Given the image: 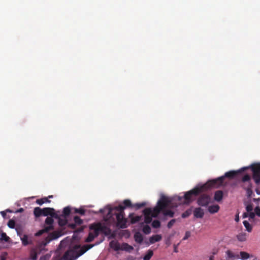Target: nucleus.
<instances>
[{
	"label": "nucleus",
	"instance_id": "f257e3e1",
	"mask_svg": "<svg viewBox=\"0 0 260 260\" xmlns=\"http://www.w3.org/2000/svg\"><path fill=\"white\" fill-rule=\"evenodd\" d=\"M222 179V177L209 180L200 187H195L189 191L185 192L183 197H179V200H180L181 198H183L184 199V203L189 204L195 200L196 198L201 192L211 188V186L214 185L217 182H221Z\"/></svg>",
	"mask_w": 260,
	"mask_h": 260
},
{
	"label": "nucleus",
	"instance_id": "f03ea898",
	"mask_svg": "<svg viewBox=\"0 0 260 260\" xmlns=\"http://www.w3.org/2000/svg\"><path fill=\"white\" fill-rule=\"evenodd\" d=\"M94 245L95 244L85 245L81 248L80 245H75L64 253L62 258L63 260H75Z\"/></svg>",
	"mask_w": 260,
	"mask_h": 260
},
{
	"label": "nucleus",
	"instance_id": "7ed1b4c3",
	"mask_svg": "<svg viewBox=\"0 0 260 260\" xmlns=\"http://www.w3.org/2000/svg\"><path fill=\"white\" fill-rule=\"evenodd\" d=\"M124 207L122 205H119L115 207L114 208H108L105 209H101L100 210L101 213H104L105 210H108L107 216L110 217L113 211L115 210L117 213H115L116 219H117V226L121 229H125L127 228V220L124 217Z\"/></svg>",
	"mask_w": 260,
	"mask_h": 260
},
{
	"label": "nucleus",
	"instance_id": "20e7f679",
	"mask_svg": "<svg viewBox=\"0 0 260 260\" xmlns=\"http://www.w3.org/2000/svg\"><path fill=\"white\" fill-rule=\"evenodd\" d=\"M247 169V168H243L241 169V170H238V171H230L228 172H226L223 176L220 177L219 178H222V180L221 182H217L213 186H211V187H217L218 186L221 185L223 183L224 179L225 177L229 178H233L234 177H235L237 174L239 173L242 172V171L245 170Z\"/></svg>",
	"mask_w": 260,
	"mask_h": 260
},
{
	"label": "nucleus",
	"instance_id": "39448f33",
	"mask_svg": "<svg viewBox=\"0 0 260 260\" xmlns=\"http://www.w3.org/2000/svg\"><path fill=\"white\" fill-rule=\"evenodd\" d=\"M211 198L207 194L204 193L201 194L197 200V204L202 207H207L211 203Z\"/></svg>",
	"mask_w": 260,
	"mask_h": 260
},
{
	"label": "nucleus",
	"instance_id": "423d86ee",
	"mask_svg": "<svg viewBox=\"0 0 260 260\" xmlns=\"http://www.w3.org/2000/svg\"><path fill=\"white\" fill-rule=\"evenodd\" d=\"M171 200L165 196H161L159 201L157 203V207L159 208L161 211L165 210V209L169 206L171 204Z\"/></svg>",
	"mask_w": 260,
	"mask_h": 260
},
{
	"label": "nucleus",
	"instance_id": "0eeeda50",
	"mask_svg": "<svg viewBox=\"0 0 260 260\" xmlns=\"http://www.w3.org/2000/svg\"><path fill=\"white\" fill-rule=\"evenodd\" d=\"M242 184L241 186L245 190L249 188H252V183L251 182V177L248 174L245 175L241 180Z\"/></svg>",
	"mask_w": 260,
	"mask_h": 260
},
{
	"label": "nucleus",
	"instance_id": "6e6552de",
	"mask_svg": "<svg viewBox=\"0 0 260 260\" xmlns=\"http://www.w3.org/2000/svg\"><path fill=\"white\" fill-rule=\"evenodd\" d=\"M16 230L18 235L20 236L22 243L24 246H27L28 244H32V240L31 238H29L27 235H22L20 230L18 229V228H16Z\"/></svg>",
	"mask_w": 260,
	"mask_h": 260
},
{
	"label": "nucleus",
	"instance_id": "1a4fd4ad",
	"mask_svg": "<svg viewBox=\"0 0 260 260\" xmlns=\"http://www.w3.org/2000/svg\"><path fill=\"white\" fill-rule=\"evenodd\" d=\"M43 216H50L52 217L58 218V214L55 212V210L53 208L46 207L43 209Z\"/></svg>",
	"mask_w": 260,
	"mask_h": 260
},
{
	"label": "nucleus",
	"instance_id": "9d476101",
	"mask_svg": "<svg viewBox=\"0 0 260 260\" xmlns=\"http://www.w3.org/2000/svg\"><path fill=\"white\" fill-rule=\"evenodd\" d=\"M152 210L151 208H145L143 210V213L145 216L144 221L146 223H150L152 221V217L151 214Z\"/></svg>",
	"mask_w": 260,
	"mask_h": 260
},
{
	"label": "nucleus",
	"instance_id": "9b49d317",
	"mask_svg": "<svg viewBox=\"0 0 260 260\" xmlns=\"http://www.w3.org/2000/svg\"><path fill=\"white\" fill-rule=\"evenodd\" d=\"M142 218V216L136 215L134 213H130L128 215V218L130 219L131 224H135L140 221Z\"/></svg>",
	"mask_w": 260,
	"mask_h": 260
},
{
	"label": "nucleus",
	"instance_id": "f8f14e48",
	"mask_svg": "<svg viewBox=\"0 0 260 260\" xmlns=\"http://www.w3.org/2000/svg\"><path fill=\"white\" fill-rule=\"evenodd\" d=\"M90 230H93V235L95 237H97L101 230H100V223H94L90 226Z\"/></svg>",
	"mask_w": 260,
	"mask_h": 260
},
{
	"label": "nucleus",
	"instance_id": "ddd939ff",
	"mask_svg": "<svg viewBox=\"0 0 260 260\" xmlns=\"http://www.w3.org/2000/svg\"><path fill=\"white\" fill-rule=\"evenodd\" d=\"M193 215L196 218H203L204 215V210L201 207L196 208L193 210Z\"/></svg>",
	"mask_w": 260,
	"mask_h": 260
},
{
	"label": "nucleus",
	"instance_id": "4468645a",
	"mask_svg": "<svg viewBox=\"0 0 260 260\" xmlns=\"http://www.w3.org/2000/svg\"><path fill=\"white\" fill-rule=\"evenodd\" d=\"M61 236L60 233L58 231H54L52 233L49 234L46 238V240L48 242L55 240L59 238Z\"/></svg>",
	"mask_w": 260,
	"mask_h": 260
},
{
	"label": "nucleus",
	"instance_id": "2eb2a0df",
	"mask_svg": "<svg viewBox=\"0 0 260 260\" xmlns=\"http://www.w3.org/2000/svg\"><path fill=\"white\" fill-rule=\"evenodd\" d=\"M100 230L106 236H109L111 234V230L109 228L102 225L101 223H100Z\"/></svg>",
	"mask_w": 260,
	"mask_h": 260
},
{
	"label": "nucleus",
	"instance_id": "dca6fc26",
	"mask_svg": "<svg viewBox=\"0 0 260 260\" xmlns=\"http://www.w3.org/2000/svg\"><path fill=\"white\" fill-rule=\"evenodd\" d=\"M219 209L220 207L218 205H211L208 207V211L211 214H214L218 212Z\"/></svg>",
	"mask_w": 260,
	"mask_h": 260
},
{
	"label": "nucleus",
	"instance_id": "f3484780",
	"mask_svg": "<svg viewBox=\"0 0 260 260\" xmlns=\"http://www.w3.org/2000/svg\"><path fill=\"white\" fill-rule=\"evenodd\" d=\"M223 193L221 190H217L215 192L214 199L217 202H220L222 200Z\"/></svg>",
	"mask_w": 260,
	"mask_h": 260
},
{
	"label": "nucleus",
	"instance_id": "a211bd4d",
	"mask_svg": "<svg viewBox=\"0 0 260 260\" xmlns=\"http://www.w3.org/2000/svg\"><path fill=\"white\" fill-rule=\"evenodd\" d=\"M134 239L135 240V241L139 243V244H141L142 243L143 241V235L139 232H136L135 234H134Z\"/></svg>",
	"mask_w": 260,
	"mask_h": 260
},
{
	"label": "nucleus",
	"instance_id": "6ab92c4d",
	"mask_svg": "<svg viewBox=\"0 0 260 260\" xmlns=\"http://www.w3.org/2000/svg\"><path fill=\"white\" fill-rule=\"evenodd\" d=\"M134 249V248L132 246L129 245L128 244L126 243H123L121 245V250H124L127 252H131Z\"/></svg>",
	"mask_w": 260,
	"mask_h": 260
},
{
	"label": "nucleus",
	"instance_id": "aec40b11",
	"mask_svg": "<svg viewBox=\"0 0 260 260\" xmlns=\"http://www.w3.org/2000/svg\"><path fill=\"white\" fill-rule=\"evenodd\" d=\"M53 217H47L45 221V223L46 225L45 226H51V230L54 229V227L53 225V223L54 222V220L53 219Z\"/></svg>",
	"mask_w": 260,
	"mask_h": 260
},
{
	"label": "nucleus",
	"instance_id": "412c9836",
	"mask_svg": "<svg viewBox=\"0 0 260 260\" xmlns=\"http://www.w3.org/2000/svg\"><path fill=\"white\" fill-rule=\"evenodd\" d=\"M110 246L115 251H117L121 249V246L120 244L117 242L114 241H112L110 242Z\"/></svg>",
	"mask_w": 260,
	"mask_h": 260
},
{
	"label": "nucleus",
	"instance_id": "4be33fe9",
	"mask_svg": "<svg viewBox=\"0 0 260 260\" xmlns=\"http://www.w3.org/2000/svg\"><path fill=\"white\" fill-rule=\"evenodd\" d=\"M161 236L160 235H153L149 238L150 243L153 244L156 242H158L161 240Z\"/></svg>",
	"mask_w": 260,
	"mask_h": 260
},
{
	"label": "nucleus",
	"instance_id": "5701e85b",
	"mask_svg": "<svg viewBox=\"0 0 260 260\" xmlns=\"http://www.w3.org/2000/svg\"><path fill=\"white\" fill-rule=\"evenodd\" d=\"M251 169L253 173L260 174V163H256L251 166Z\"/></svg>",
	"mask_w": 260,
	"mask_h": 260
},
{
	"label": "nucleus",
	"instance_id": "b1692460",
	"mask_svg": "<svg viewBox=\"0 0 260 260\" xmlns=\"http://www.w3.org/2000/svg\"><path fill=\"white\" fill-rule=\"evenodd\" d=\"M51 231V226H44V229L40 230L38 232L35 234L36 236H40L42 235L44 233H47L49 231Z\"/></svg>",
	"mask_w": 260,
	"mask_h": 260
},
{
	"label": "nucleus",
	"instance_id": "393cba45",
	"mask_svg": "<svg viewBox=\"0 0 260 260\" xmlns=\"http://www.w3.org/2000/svg\"><path fill=\"white\" fill-rule=\"evenodd\" d=\"M61 216L58 215V218H55L56 219H58V224L60 226H64L67 223V220L66 219V217H64V216L61 217Z\"/></svg>",
	"mask_w": 260,
	"mask_h": 260
},
{
	"label": "nucleus",
	"instance_id": "a878e982",
	"mask_svg": "<svg viewBox=\"0 0 260 260\" xmlns=\"http://www.w3.org/2000/svg\"><path fill=\"white\" fill-rule=\"evenodd\" d=\"M43 209L40 207H36L34 210V214L36 217H39L41 216H43Z\"/></svg>",
	"mask_w": 260,
	"mask_h": 260
},
{
	"label": "nucleus",
	"instance_id": "bb28decb",
	"mask_svg": "<svg viewBox=\"0 0 260 260\" xmlns=\"http://www.w3.org/2000/svg\"><path fill=\"white\" fill-rule=\"evenodd\" d=\"M161 211H162L159 208H158L157 206H156L153 209V210H152L151 215L153 217H157Z\"/></svg>",
	"mask_w": 260,
	"mask_h": 260
},
{
	"label": "nucleus",
	"instance_id": "cd10ccee",
	"mask_svg": "<svg viewBox=\"0 0 260 260\" xmlns=\"http://www.w3.org/2000/svg\"><path fill=\"white\" fill-rule=\"evenodd\" d=\"M237 239L240 242H244L246 240L247 235L246 233H242L237 235Z\"/></svg>",
	"mask_w": 260,
	"mask_h": 260
},
{
	"label": "nucleus",
	"instance_id": "c85d7f7f",
	"mask_svg": "<svg viewBox=\"0 0 260 260\" xmlns=\"http://www.w3.org/2000/svg\"><path fill=\"white\" fill-rule=\"evenodd\" d=\"M163 214L165 216H169L170 217H173L174 216V212L171 210H164L162 211Z\"/></svg>",
	"mask_w": 260,
	"mask_h": 260
},
{
	"label": "nucleus",
	"instance_id": "c756f323",
	"mask_svg": "<svg viewBox=\"0 0 260 260\" xmlns=\"http://www.w3.org/2000/svg\"><path fill=\"white\" fill-rule=\"evenodd\" d=\"M153 255V251L151 249H149L148 250L146 254L143 257V259L144 260H150Z\"/></svg>",
	"mask_w": 260,
	"mask_h": 260
},
{
	"label": "nucleus",
	"instance_id": "7c9ffc66",
	"mask_svg": "<svg viewBox=\"0 0 260 260\" xmlns=\"http://www.w3.org/2000/svg\"><path fill=\"white\" fill-rule=\"evenodd\" d=\"M71 213V209L69 207H65L62 211V215H61V216H64V217H67Z\"/></svg>",
	"mask_w": 260,
	"mask_h": 260
},
{
	"label": "nucleus",
	"instance_id": "2f4dec72",
	"mask_svg": "<svg viewBox=\"0 0 260 260\" xmlns=\"http://www.w3.org/2000/svg\"><path fill=\"white\" fill-rule=\"evenodd\" d=\"M243 223L245 226V228H246L247 231H248V232H251L252 231V225L249 223L248 221H246V220H244L243 222Z\"/></svg>",
	"mask_w": 260,
	"mask_h": 260
},
{
	"label": "nucleus",
	"instance_id": "473e14b6",
	"mask_svg": "<svg viewBox=\"0 0 260 260\" xmlns=\"http://www.w3.org/2000/svg\"><path fill=\"white\" fill-rule=\"evenodd\" d=\"M50 201L47 198H44L38 199L36 201V203L40 205H42V204H43L45 203H50Z\"/></svg>",
	"mask_w": 260,
	"mask_h": 260
},
{
	"label": "nucleus",
	"instance_id": "72a5a7b5",
	"mask_svg": "<svg viewBox=\"0 0 260 260\" xmlns=\"http://www.w3.org/2000/svg\"><path fill=\"white\" fill-rule=\"evenodd\" d=\"M226 253L228 255V257L230 258H239V255L237 254L235 255L233 252H232L231 250H228L226 252Z\"/></svg>",
	"mask_w": 260,
	"mask_h": 260
},
{
	"label": "nucleus",
	"instance_id": "f704fd0d",
	"mask_svg": "<svg viewBox=\"0 0 260 260\" xmlns=\"http://www.w3.org/2000/svg\"><path fill=\"white\" fill-rule=\"evenodd\" d=\"M10 238L7 235L6 233L3 232L0 235V241L8 242Z\"/></svg>",
	"mask_w": 260,
	"mask_h": 260
},
{
	"label": "nucleus",
	"instance_id": "c9c22d12",
	"mask_svg": "<svg viewBox=\"0 0 260 260\" xmlns=\"http://www.w3.org/2000/svg\"><path fill=\"white\" fill-rule=\"evenodd\" d=\"M30 258L32 260H36L37 259V252L35 249H32L30 252Z\"/></svg>",
	"mask_w": 260,
	"mask_h": 260
},
{
	"label": "nucleus",
	"instance_id": "e433bc0d",
	"mask_svg": "<svg viewBox=\"0 0 260 260\" xmlns=\"http://www.w3.org/2000/svg\"><path fill=\"white\" fill-rule=\"evenodd\" d=\"M240 258L242 260H245L250 257L249 254L245 251H241L240 252Z\"/></svg>",
	"mask_w": 260,
	"mask_h": 260
},
{
	"label": "nucleus",
	"instance_id": "4c0bfd02",
	"mask_svg": "<svg viewBox=\"0 0 260 260\" xmlns=\"http://www.w3.org/2000/svg\"><path fill=\"white\" fill-rule=\"evenodd\" d=\"M95 238L93 233L92 232H89L88 237L85 239V242L87 243L91 242Z\"/></svg>",
	"mask_w": 260,
	"mask_h": 260
},
{
	"label": "nucleus",
	"instance_id": "58836bf2",
	"mask_svg": "<svg viewBox=\"0 0 260 260\" xmlns=\"http://www.w3.org/2000/svg\"><path fill=\"white\" fill-rule=\"evenodd\" d=\"M253 179L255 182L258 184L260 183V174L253 173Z\"/></svg>",
	"mask_w": 260,
	"mask_h": 260
},
{
	"label": "nucleus",
	"instance_id": "ea45409f",
	"mask_svg": "<svg viewBox=\"0 0 260 260\" xmlns=\"http://www.w3.org/2000/svg\"><path fill=\"white\" fill-rule=\"evenodd\" d=\"M123 203L124 204V206L123 207H124V208L126 207H133V204H132L131 201L129 200H124Z\"/></svg>",
	"mask_w": 260,
	"mask_h": 260
},
{
	"label": "nucleus",
	"instance_id": "a19ab883",
	"mask_svg": "<svg viewBox=\"0 0 260 260\" xmlns=\"http://www.w3.org/2000/svg\"><path fill=\"white\" fill-rule=\"evenodd\" d=\"M146 205V203L145 202H142L141 203H136L135 204L133 205V207L135 208L136 209H140L142 207H143Z\"/></svg>",
	"mask_w": 260,
	"mask_h": 260
},
{
	"label": "nucleus",
	"instance_id": "79ce46f5",
	"mask_svg": "<svg viewBox=\"0 0 260 260\" xmlns=\"http://www.w3.org/2000/svg\"><path fill=\"white\" fill-rule=\"evenodd\" d=\"M74 220L76 224L81 225L83 223V220L78 216H75L74 217Z\"/></svg>",
	"mask_w": 260,
	"mask_h": 260
},
{
	"label": "nucleus",
	"instance_id": "37998d69",
	"mask_svg": "<svg viewBox=\"0 0 260 260\" xmlns=\"http://www.w3.org/2000/svg\"><path fill=\"white\" fill-rule=\"evenodd\" d=\"M152 226L154 228H159L160 226V222L158 220H154L152 223Z\"/></svg>",
	"mask_w": 260,
	"mask_h": 260
},
{
	"label": "nucleus",
	"instance_id": "c03bdc74",
	"mask_svg": "<svg viewBox=\"0 0 260 260\" xmlns=\"http://www.w3.org/2000/svg\"><path fill=\"white\" fill-rule=\"evenodd\" d=\"M143 232L145 234H150V232H151V228H150V227L149 225H145L143 227Z\"/></svg>",
	"mask_w": 260,
	"mask_h": 260
},
{
	"label": "nucleus",
	"instance_id": "a18cd8bd",
	"mask_svg": "<svg viewBox=\"0 0 260 260\" xmlns=\"http://www.w3.org/2000/svg\"><path fill=\"white\" fill-rule=\"evenodd\" d=\"M75 213H78L80 215H83L85 214V210L83 208H79V209L75 208Z\"/></svg>",
	"mask_w": 260,
	"mask_h": 260
},
{
	"label": "nucleus",
	"instance_id": "49530a36",
	"mask_svg": "<svg viewBox=\"0 0 260 260\" xmlns=\"http://www.w3.org/2000/svg\"><path fill=\"white\" fill-rule=\"evenodd\" d=\"M8 226L11 229H14L15 226V222L13 220H10L8 222Z\"/></svg>",
	"mask_w": 260,
	"mask_h": 260
},
{
	"label": "nucleus",
	"instance_id": "de8ad7c7",
	"mask_svg": "<svg viewBox=\"0 0 260 260\" xmlns=\"http://www.w3.org/2000/svg\"><path fill=\"white\" fill-rule=\"evenodd\" d=\"M191 210L190 209L187 210L182 214V217L183 218H186V217L189 216L191 214Z\"/></svg>",
	"mask_w": 260,
	"mask_h": 260
},
{
	"label": "nucleus",
	"instance_id": "09e8293b",
	"mask_svg": "<svg viewBox=\"0 0 260 260\" xmlns=\"http://www.w3.org/2000/svg\"><path fill=\"white\" fill-rule=\"evenodd\" d=\"M176 222V219H173L172 220H171L167 224V227L169 228V229H170L171 228L173 225L174 224L175 222Z\"/></svg>",
	"mask_w": 260,
	"mask_h": 260
},
{
	"label": "nucleus",
	"instance_id": "8fccbe9b",
	"mask_svg": "<svg viewBox=\"0 0 260 260\" xmlns=\"http://www.w3.org/2000/svg\"><path fill=\"white\" fill-rule=\"evenodd\" d=\"M254 213L257 216L260 217V207L257 206L254 209Z\"/></svg>",
	"mask_w": 260,
	"mask_h": 260
},
{
	"label": "nucleus",
	"instance_id": "3c124183",
	"mask_svg": "<svg viewBox=\"0 0 260 260\" xmlns=\"http://www.w3.org/2000/svg\"><path fill=\"white\" fill-rule=\"evenodd\" d=\"M246 211H247V212H252V211L253 210L252 205L250 204L247 205V206L246 207Z\"/></svg>",
	"mask_w": 260,
	"mask_h": 260
},
{
	"label": "nucleus",
	"instance_id": "603ef678",
	"mask_svg": "<svg viewBox=\"0 0 260 260\" xmlns=\"http://www.w3.org/2000/svg\"><path fill=\"white\" fill-rule=\"evenodd\" d=\"M246 190L247 196H248V197H250L253 193L252 188H249L248 189H246Z\"/></svg>",
	"mask_w": 260,
	"mask_h": 260
},
{
	"label": "nucleus",
	"instance_id": "864d4df0",
	"mask_svg": "<svg viewBox=\"0 0 260 260\" xmlns=\"http://www.w3.org/2000/svg\"><path fill=\"white\" fill-rule=\"evenodd\" d=\"M190 236V233L189 231H186L184 237L183 238V240H187Z\"/></svg>",
	"mask_w": 260,
	"mask_h": 260
},
{
	"label": "nucleus",
	"instance_id": "5fc2aeb1",
	"mask_svg": "<svg viewBox=\"0 0 260 260\" xmlns=\"http://www.w3.org/2000/svg\"><path fill=\"white\" fill-rule=\"evenodd\" d=\"M50 257V256L48 254L44 255L43 256H42L39 260H48Z\"/></svg>",
	"mask_w": 260,
	"mask_h": 260
},
{
	"label": "nucleus",
	"instance_id": "6e6d98bb",
	"mask_svg": "<svg viewBox=\"0 0 260 260\" xmlns=\"http://www.w3.org/2000/svg\"><path fill=\"white\" fill-rule=\"evenodd\" d=\"M248 213H249L248 216H249V218L251 219H254L255 217V216L254 212H248Z\"/></svg>",
	"mask_w": 260,
	"mask_h": 260
},
{
	"label": "nucleus",
	"instance_id": "4d7b16f0",
	"mask_svg": "<svg viewBox=\"0 0 260 260\" xmlns=\"http://www.w3.org/2000/svg\"><path fill=\"white\" fill-rule=\"evenodd\" d=\"M174 252L175 253H177L178 252L177 245H174Z\"/></svg>",
	"mask_w": 260,
	"mask_h": 260
},
{
	"label": "nucleus",
	"instance_id": "13d9d810",
	"mask_svg": "<svg viewBox=\"0 0 260 260\" xmlns=\"http://www.w3.org/2000/svg\"><path fill=\"white\" fill-rule=\"evenodd\" d=\"M253 201L255 202H260V198H257V199H255V198H254L253 199Z\"/></svg>",
	"mask_w": 260,
	"mask_h": 260
},
{
	"label": "nucleus",
	"instance_id": "bf43d9fd",
	"mask_svg": "<svg viewBox=\"0 0 260 260\" xmlns=\"http://www.w3.org/2000/svg\"><path fill=\"white\" fill-rule=\"evenodd\" d=\"M1 214L2 215V216L3 217H5L6 215V213L4 212V211H2L1 212Z\"/></svg>",
	"mask_w": 260,
	"mask_h": 260
},
{
	"label": "nucleus",
	"instance_id": "052dcab7",
	"mask_svg": "<svg viewBox=\"0 0 260 260\" xmlns=\"http://www.w3.org/2000/svg\"><path fill=\"white\" fill-rule=\"evenodd\" d=\"M255 191H256V193H257V194H260V191H259V190H258V189H255Z\"/></svg>",
	"mask_w": 260,
	"mask_h": 260
},
{
	"label": "nucleus",
	"instance_id": "680f3d73",
	"mask_svg": "<svg viewBox=\"0 0 260 260\" xmlns=\"http://www.w3.org/2000/svg\"><path fill=\"white\" fill-rule=\"evenodd\" d=\"M145 243L147 246H149L150 244H151V243H150V241L149 242L146 241Z\"/></svg>",
	"mask_w": 260,
	"mask_h": 260
},
{
	"label": "nucleus",
	"instance_id": "e2e57ef3",
	"mask_svg": "<svg viewBox=\"0 0 260 260\" xmlns=\"http://www.w3.org/2000/svg\"><path fill=\"white\" fill-rule=\"evenodd\" d=\"M23 210H23V208H20V209L18 210V212H21L23 211Z\"/></svg>",
	"mask_w": 260,
	"mask_h": 260
},
{
	"label": "nucleus",
	"instance_id": "0e129e2a",
	"mask_svg": "<svg viewBox=\"0 0 260 260\" xmlns=\"http://www.w3.org/2000/svg\"><path fill=\"white\" fill-rule=\"evenodd\" d=\"M235 220H236V221H239V217H236Z\"/></svg>",
	"mask_w": 260,
	"mask_h": 260
},
{
	"label": "nucleus",
	"instance_id": "69168bd1",
	"mask_svg": "<svg viewBox=\"0 0 260 260\" xmlns=\"http://www.w3.org/2000/svg\"><path fill=\"white\" fill-rule=\"evenodd\" d=\"M246 216H247L246 214V213H244V217H246Z\"/></svg>",
	"mask_w": 260,
	"mask_h": 260
},
{
	"label": "nucleus",
	"instance_id": "338daca9",
	"mask_svg": "<svg viewBox=\"0 0 260 260\" xmlns=\"http://www.w3.org/2000/svg\"><path fill=\"white\" fill-rule=\"evenodd\" d=\"M49 198H52V196H50L49 197Z\"/></svg>",
	"mask_w": 260,
	"mask_h": 260
}]
</instances>
